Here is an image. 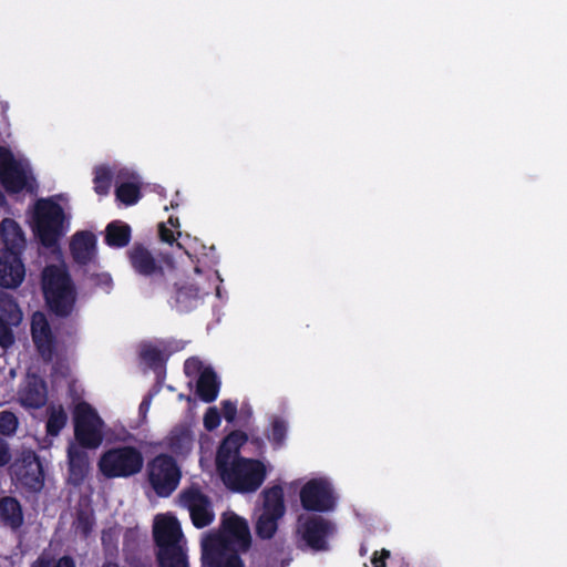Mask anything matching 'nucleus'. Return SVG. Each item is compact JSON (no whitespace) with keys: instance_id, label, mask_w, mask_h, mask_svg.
Returning <instances> with one entry per match:
<instances>
[{"instance_id":"nucleus-1","label":"nucleus","mask_w":567,"mask_h":567,"mask_svg":"<svg viewBox=\"0 0 567 567\" xmlns=\"http://www.w3.org/2000/svg\"><path fill=\"white\" fill-rule=\"evenodd\" d=\"M247 437L241 432L230 433L221 443L216 465L224 484L233 491L250 493L264 483L268 466L258 460L239 457V449Z\"/></svg>"},{"instance_id":"nucleus-2","label":"nucleus","mask_w":567,"mask_h":567,"mask_svg":"<svg viewBox=\"0 0 567 567\" xmlns=\"http://www.w3.org/2000/svg\"><path fill=\"white\" fill-rule=\"evenodd\" d=\"M221 533L202 539L203 567H244L238 551L248 548L249 528L246 520L233 512L223 515Z\"/></svg>"},{"instance_id":"nucleus-3","label":"nucleus","mask_w":567,"mask_h":567,"mask_svg":"<svg viewBox=\"0 0 567 567\" xmlns=\"http://www.w3.org/2000/svg\"><path fill=\"white\" fill-rule=\"evenodd\" d=\"M74 442L68 447L71 478L78 483L87 472L89 455L85 450H96L105 436V423L87 402L79 401L73 410Z\"/></svg>"},{"instance_id":"nucleus-4","label":"nucleus","mask_w":567,"mask_h":567,"mask_svg":"<svg viewBox=\"0 0 567 567\" xmlns=\"http://www.w3.org/2000/svg\"><path fill=\"white\" fill-rule=\"evenodd\" d=\"M28 223L45 247H54L69 230L66 209L53 197L37 200L28 213Z\"/></svg>"},{"instance_id":"nucleus-5","label":"nucleus","mask_w":567,"mask_h":567,"mask_svg":"<svg viewBox=\"0 0 567 567\" xmlns=\"http://www.w3.org/2000/svg\"><path fill=\"white\" fill-rule=\"evenodd\" d=\"M0 184L11 194L30 192L35 186L29 159L6 146H0Z\"/></svg>"},{"instance_id":"nucleus-6","label":"nucleus","mask_w":567,"mask_h":567,"mask_svg":"<svg viewBox=\"0 0 567 567\" xmlns=\"http://www.w3.org/2000/svg\"><path fill=\"white\" fill-rule=\"evenodd\" d=\"M43 292L50 308L58 315L71 312L75 296L64 265L48 266L42 276Z\"/></svg>"},{"instance_id":"nucleus-7","label":"nucleus","mask_w":567,"mask_h":567,"mask_svg":"<svg viewBox=\"0 0 567 567\" xmlns=\"http://www.w3.org/2000/svg\"><path fill=\"white\" fill-rule=\"evenodd\" d=\"M144 464L142 453L132 446L113 447L99 458L100 472L109 478L130 477L137 474Z\"/></svg>"},{"instance_id":"nucleus-8","label":"nucleus","mask_w":567,"mask_h":567,"mask_svg":"<svg viewBox=\"0 0 567 567\" xmlns=\"http://www.w3.org/2000/svg\"><path fill=\"white\" fill-rule=\"evenodd\" d=\"M262 506L257 513L256 530L260 537L270 538L285 514L284 491L280 486H272L262 492Z\"/></svg>"},{"instance_id":"nucleus-9","label":"nucleus","mask_w":567,"mask_h":567,"mask_svg":"<svg viewBox=\"0 0 567 567\" xmlns=\"http://www.w3.org/2000/svg\"><path fill=\"white\" fill-rule=\"evenodd\" d=\"M147 476L158 496H168L179 483L181 470L171 456L158 455L148 464Z\"/></svg>"},{"instance_id":"nucleus-10","label":"nucleus","mask_w":567,"mask_h":567,"mask_svg":"<svg viewBox=\"0 0 567 567\" xmlns=\"http://www.w3.org/2000/svg\"><path fill=\"white\" fill-rule=\"evenodd\" d=\"M333 524L323 517L303 514L297 523V535L306 546L321 550L327 548V539L333 535Z\"/></svg>"},{"instance_id":"nucleus-11","label":"nucleus","mask_w":567,"mask_h":567,"mask_svg":"<svg viewBox=\"0 0 567 567\" xmlns=\"http://www.w3.org/2000/svg\"><path fill=\"white\" fill-rule=\"evenodd\" d=\"M301 505L307 511L329 512L336 507L337 496L324 477L308 481L300 491Z\"/></svg>"},{"instance_id":"nucleus-12","label":"nucleus","mask_w":567,"mask_h":567,"mask_svg":"<svg viewBox=\"0 0 567 567\" xmlns=\"http://www.w3.org/2000/svg\"><path fill=\"white\" fill-rule=\"evenodd\" d=\"M10 468L12 476L21 486L31 491H40L42 488L44 473L33 451H23Z\"/></svg>"},{"instance_id":"nucleus-13","label":"nucleus","mask_w":567,"mask_h":567,"mask_svg":"<svg viewBox=\"0 0 567 567\" xmlns=\"http://www.w3.org/2000/svg\"><path fill=\"white\" fill-rule=\"evenodd\" d=\"M179 504L189 512L192 522L197 528L206 527L214 520L212 504L197 487L183 491L179 495Z\"/></svg>"},{"instance_id":"nucleus-14","label":"nucleus","mask_w":567,"mask_h":567,"mask_svg":"<svg viewBox=\"0 0 567 567\" xmlns=\"http://www.w3.org/2000/svg\"><path fill=\"white\" fill-rule=\"evenodd\" d=\"M6 205V196L0 190V206ZM25 267L20 251L0 252V287L18 288L24 280Z\"/></svg>"},{"instance_id":"nucleus-15","label":"nucleus","mask_w":567,"mask_h":567,"mask_svg":"<svg viewBox=\"0 0 567 567\" xmlns=\"http://www.w3.org/2000/svg\"><path fill=\"white\" fill-rule=\"evenodd\" d=\"M153 530L158 549L186 544L179 522L169 513L155 516Z\"/></svg>"},{"instance_id":"nucleus-16","label":"nucleus","mask_w":567,"mask_h":567,"mask_svg":"<svg viewBox=\"0 0 567 567\" xmlns=\"http://www.w3.org/2000/svg\"><path fill=\"white\" fill-rule=\"evenodd\" d=\"M185 372L188 377H197V392L199 396L212 402L218 394V382L215 373L209 368H204L200 360L190 358L185 362Z\"/></svg>"},{"instance_id":"nucleus-17","label":"nucleus","mask_w":567,"mask_h":567,"mask_svg":"<svg viewBox=\"0 0 567 567\" xmlns=\"http://www.w3.org/2000/svg\"><path fill=\"white\" fill-rule=\"evenodd\" d=\"M32 341L44 360L52 359L56 348L55 337L44 313L35 312L31 319Z\"/></svg>"},{"instance_id":"nucleus-18","label":"nucleus","mask_w":567,"mask_h":567,"mask_svg":"<svg viewBox=\"0 0 567 567\" xmlns=\"http://www.w3.org/2000/svg\"><path fill=\"white\" fill-rule=\"evenodd\" d=\"M20 404L27 409H38L47 402V388L44 382L35 377L28 375L18 392Z\"/></svg>"},{"instance_id":"nucleus-19","label":"nucleus","mask_w":567,"mask_h":567,"mask_svg":"<svg viewBox=\"0 0 567 567\" xmlns=\"http://www.w3.org/2000/svg\"><path fill=\"white\" fill-rule=\"evenodd\" d=\"M70 249L73 258L79 264L92 261L96 254V238L90 231H80L73 235Z\"/></svg>"},{"instance_id":"nucleus-20","label":"nucleus","mask_w":567,"mask_h":567,"mask_svg":"<svg viewBox=\"0 0 567 567\" xmlns=\"http://www.w3.org/2000/svg\"><path fill=\"white\" fill-rule=\"evenodd\" d=\"M0 238L6 247L4 252L21 251L25 245V238L20 225L11 218H4L0 224Z\"/></svg>"},{"instance_id":"nucleus-21","label":"nucleus","mask_w":567,"mask_h":567,"mask_svg":"<svg viewBox=\"0 0 567 567\" xmlns=\"http://www.w3.org/2000/svg\"><path fill=\"white\" fill-rule=\"evenodd\" d=\"M168 449L178 456H186L194 446V434L189 426H176L167 437Z\"/></svg>"},{"instance_id":"nucleus-22","label":"nucleus","mask_w":567,"mask_h":567,"mask_svg":"<svg viewBox=\"0 0 567 567\" xmlns=\"http://www.w3.org/2000/svg\"><path fill=\"white\" fill-rule=\"evenodd\" d=\"M161 567H188L185 545L158 549Z\"/></svg>"},{"instance_id":"nucleus-23","label":"nucleus","mask_w":567,"mask_h":567,"mask_svg":"<svg viewBox=\"0 0 567 567\" xmlns=\"http://www.w3.org/2000/svg\"><path fill=\"white\" fill-rule=\"evenodd\" d=\"M131 262L137 272L146 276L155 274L158 269L150 251L143 247L132 249Z\"/></svg>"},{"instance_id":"nucleus-24","label":"nucleus","mask_w":567,"mask_h":567,"mask_svg":"<svg viewBox=\"0 0 567 567\" xmlns=\"http://www.w3.org/2000/svg\"><path fill=\"white\" fill-rule=\"evenodd\" d=\"M68 414L61 404H51L47 410V433L56 436L66 425Z\"/></svg>"},{"instance_id":"nucleus-25","label":"nucleus","mask_w":567,"mask_h":567,"mask_svg":"<svg viewBox=\"0 0 567 567\" xmlns=\"http://www.w3.org/2000/svg\"><path fill=\"white\" fill-rule=\"evenodd\" d=\"M0 317L11 326H19L23 315L14 298L7 292L0 291Z\"/></svg>"},{"instance_id":"nucleus-26","label":"nucleus","mask_w":567,"mask_h":567,"mask_svg":"<svg viewBox=\"0 0 567 567\" xmlns=\"http://www.w3.org/2000/svg\"><path fill=\"white\" fill-rule=\"evenodd\" d=\"M0 517L11 527L16 528L22 523V512L19 503L12 497L0 501Z\"/></svg>"},{"instance_id":"nucleus-27","label":"nucleus","mask_w":567,"mask_h":567,"mask_svg":"<svg viewBox=\"0 0 567 567\" xmlns=\"http://www.w3.org/2000/svg\"><path fill=\"white\" fill-rule=\"evenodd\" d=\"M130 227L121 221L112 223L106 228V241L113 247H123L130 240Z\"/></svg>"},{"instance_id":"nucleus-28","label":"nucleus","mask_w":567,"mask_h":567,"mask_svg":"<svg viewBox=\"0 0 567 567\" xmlns=\"http://www.w3.org/2000/svg\"><path fill=\"white\" fill-rule=\"evenodd\" d=\"M116 198L125 205H133L140 198V186L136 182H123L116 188Z\"/></svg>"},{"instance_id":"nucleus-29","label":"nucleus","mask_w":567,"mask_h":567,"mask_svg":"<svg viewBox=\"0 0 567 567\" xmlns=\"http://www.w3.org/2000/svg\"><path fill=\"white\" fill-rule=\"evenodd\" d=\"M199 293L193 286H185L176 293V303L181 310H189L197 305Z\"/></svg>"},{"instance_id":"nucleus-30","label":"nucleus","mask_w":567,"mask_h":567,"mask_svg":"<svg viewBox=\"0 0 567 567\" xmlns=\"http://www.w3.org/2000/svg\"><path fill=\"white\" fill-rule=\"evenodd\" d=\"M112 174L106 166H99L94 171V189L99 195H106L111 187Z\"/></svg>"},{"instance_id":"nucleus-31","label":"nucleus","mask_w":567,"mask_h":567,"mask_svg":"<svg viewBox=\"0 0 567 567\" xmlns=\"http://www.w3.org/2000/svg\"><path fill=\"white\" fill-rule=\"evenodd\" d=\"M288 425L287 422L281 417H274L269 430V440L276 444L281 445L287 435Z\"/></svg>"},{"instance_id":"nucleus-32","label":"nucleus","mask_w":567,"mask_h":567,"mask_svg":"<svg viewBox=\"0 0 567 567\" xmlns=\"http://www.w3.org/2000/svg\"><path fill=\"white\" fill-rule=\"evenodd\" d=\"M19 420L11 411L0 412V434L12 436L18 429Z\"/></svg>"},{"instance_id":"nucleus-33","label":"nucleus","mask_w":567,"mask_h":567,"mask_svg":"<svg viewBox=\"0 0 567 567\" xmlns=\"http://www.w3.org/2000/svg\"><path fill=\"white\" fill-rule=\"evenodd\" d=\"M141 355L150 364H158L165 359V353L156 344H144Z\"/></svg>"},{"instance_id":"nucleus-34","label":"nucleus","mask_w":567,"mask_h":567,"mask_svg":"<svg viewBox=\"0 0 567 567\" xmlns=\"http://www.w3.org/2000/svg\"><path fill=\"white\" fill-rule=\"evenodd\" d=\"M12 327L8 320H4L0 317V347L9 348L14 342V337L12 333Z\"/></svg>"},{"instance_id":"nucleus-35","label":"nucleus","mask_w":567,"mask_h":567,"mask_svg":"<svg viewBox=\"0 0 567 567\" xmlns=\"http://www.w3.org/2000/svg\"><path fill=\"white\" fill-rule=\"evenodd\" d=\"M32 567H75V561L69 556H63L52 561L40 558Z\"/></svg>"},{"instance_id":"nucleus-36","label":"nucleus","mask_w":567,"mask_h":567,"mask_svg":"<svg viewBox=\"0 0 567 567\" xmlns=\"http://www.w3.org/2000/svg\"><path fill=\"white\" fill-rule=\"evenodd\" d=\"M168 224L172 228H168L166 225H161L159 227V236L161 239L165 243H173L175 239V231L174 229H177L179 227L178 218L169 217Z\"/></svg>"},{"instance_id":"nucleus-37","label":"nucleus","mask_w":567,"mask_h":567,"mask_svg":"<svg viewBox=\"0 0 567 567\" xmlns=\"http://www.w3.org/2000/svg\"><path fill=\"white\" fill-rule=\"evenodd\" d=\"M93 520L90 514H81L75 522V530L81 535H87L92 529Z\"/></svg>"},{"instance_id":"nucleus-38","label":"nucleus","mask_w":567,"mask_h":567,"mask_svg":"<svg viewBox=\"0 0 567 567\" xmlns=\"http://www.w3.org/2000/svg\"><path fill=\"white\" fill-rule=\"evenodd\" d=\"M220 423V416L216 408H209L204 416V425L207 430L216 429Z\"/></svg>"},{"instance_id":"nucleus-39","label":"nucleus","mask_w":567,"mask_h":567,"mask_svg":"<svg viewBox=\"0 0 567 567\" xmlns=\"http://www.w3.org/2000/svg\"><path fill=\"white\" fill-rule=\"evenodd\" d=\"M391 553L388 549H381L380 551H374L371 564L373 567H386V561L390 558Z\"/></svg>"},{"instance_id":"nucleus-40","label":"nucleus","mask_w":567,"mask_h":567,"mask_svg":"<svg viewBox=\"0 0 567 567\" xmlns=\"http://www.w3.org/2000/svg\"><path fill=\"white\" fill-rule=\"evenodd\" d=\"M223 405V416L231 422L235 416H236V413H237V405L236 403L231 402V401H224L221 403Z\"/></svg>"},{"instance_id":"nucleus-41","label":"nucleus","mask_w":567,"mask_h":567,"mask_svg":"<svg viewBox=\"0 0 567 567\" xmlns=\"http://www.w3.org/2000/svg\"><path fill=\"white\" fill-rule=\"evenodd\" d=\"M11 460V452L8 442L0 437V467L7 465Z\"/></svg>"},{"instance_id":"nucleus-42","label":"nucleus","mask_w":567,"mask_h":567,"mask_svg":"<svg viewBox=\"0 0 567 567\" xmlns=\"http://www.w3.org/2000/svg\"><path fill=\"white\" fill-rule=\"evenodd\" d=\"M97 284L101 285L107 291L111 288L112 279L109 275L103 274L99 276Z\"/></svg>"},{"instance_id":"nucleus-43","label":"nucleus","mask_w":567,"mask_h":567,"mask_svg":"<svg viewBox=\"0 0 567 567\" xmlns=\"http://www.w3.org/2000/svg\"><path fill=\"white\" fill-rule=\"evenodd\" d=\"M150 405H151V402L150 400L145 399L141 405H140V411L141 413L145 414L148 410H150Z\"/></svg>"}]
</instances>
